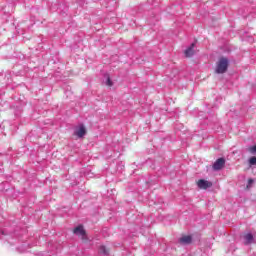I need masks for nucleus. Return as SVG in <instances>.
Wrapping results in <instances>:
<instances>
[{
    "mask_svg": "<svg viewBox=\"0 0 256 256\" xmlns=\"http://www.w3.org/2000/svg\"><path fill=\"white\" fill-rule=\"evenodd\" d=\"M227 69H229V59L225 57L220 58L216 64V73L218 75H221L223 73H226Z\"/></svg>",
    "mask_w": 256,
    "mask_h": 256,
    "instance_id": "obj_1",
    "label": "nucleus"
},
{
    "mask_svg": "<svg viewBox=\"0 0 256 256\" xmlns=\"http://www.w3.org/2000/svg\"><path fill=\"white\" fill-rule=\"evenodd\" d=\"M74 135L78 137L79 139L83 138L84 135H87V128H85V125L80 124L75 127Z\"/></svg>",
    "mask_w": 256,
    "mask_h": 256,
    "instance_id": "obj_2",
    "label": "nucleus"
},
{
    "mask_svg": "<svg viewBox=\"0 0 256 256\" xmlns=\"http://www.w3.org/2000/svg\"><path fill=\"white\" fill-rule=\"evenodd\" d=\"M197 185L199 189H209L210 187H213V183L205 179L198 180Z\"/></svg>",
    "mask_w": 256,
    "mask_h": 256,
    "instance_id": "obj_3",
    "label": "nucleus"
},
{
    "mask_svg": "<svg viewBox=\"0 0 256 256\" xmlns=\"http://www.w3.org/2000/svg\"><path fill=\"white\" fill-rule=\"evenodd\" d=\"M225 167V159L219 158L213 164L214 171H221V168Z\"/></svg>",
    "mask_w": 256,
    "mask_h": 256,
    "instance_id": "obj_4",
    "label": "nucleus"
},
{
    "mask_svg": "<svg viewBox=\"0 0 256 256\" xmlns=\"http://www.w3.org/2000/svg\"><path fill=\"white\" fill-rule=\"evenodd\" d=\"M185 57H193L195 55V43H192L185 51Z\"/></svg>",
    "mask_w": 256,
    "mask_h": 256,
    "instance_id": "obj_5",
    "label": "nucleus"
},
{
    "mask_svg": "<svg viewBox=\"0 0 256 256\" xmlns=\"http://www.w3.org/2000/svg\"><path fill=\"white\" fill-rule=\"evenodd\" d=\"M193 241V238L191 236H182L178 242L180 245H190V243Z\"/></svg>",
    "mask_w": 256,
    "mask_h": 256,
    "instance_id": "obj_6",
    "label": "nucleus"
},
{
    "mask_svg": "<svg viewBox=\"0 0 256 256\" xmlns=\"http://www.w3.org/2000/svg\"><path fill=\"white\" fill-rule=\"evenodd\" d=\"M244 243L245 245H251V243H255V238H253V234L247 233L244 235Z\"/></svg>",
    "mask_w": 256,
    "mask_h": 256,
    "instance_id": "obj_7",
    "label": "nucleus"
},
{
    "mask_svg": "<svg viewBox=\"0 0 256 256\" xmlns=\"http://www.w3.org/2000/svg\"><path fill=\"white\" fill-rule=\"evenodd\" d=\"M74 234L75 235H80L81 237H83L85 235V229H83V226H77L74 229Z\"/></svg>",
    "mask_w": 256,
    "mask_h": 256,
    "instance_id": "obj_8",
    "label": "nucleus"
},
{
    "mask_svg": "<svg viewBox=\"0 0 256 256\" xmlns=\"http://www.w3.org/2000/svg\"><path fill=\"white\" fill-rule=\"evenodd\" d=\"M98 253H100V255H109V250L105 247V246H100L98 249Z\"/></svg>",
    "mask_w": 256,
    "mask_h": 256,
    "instance_id": "obj_9",
    "label": "nucleus"
},
{
    "mask_svg": "<svg viewBox=\"0 0 256 256\" xmlns=\"http://www.w3.org/2000/svg\"><path fill=\"white\" fill-rule=\"evenodd\" d=\"M106 7H112L113 9H115L117 7V0H108Z\"/></svg>",
    "mask_w": 256,
    "mask_h": 256,
    "instance_id": "obj_10",
    "label": "nucleus"
},
{
    "mask_svg": "<svg viewBox=\"0 0 256 256\" xmlns=\"http://www.w3.org/2000/svg\"><path fill=\"white\" fill-rule=\"evenodd\" d=\"M250 153H252V155L256 154V145L252 146L249 148Z\"/></svg>",
    "mask_w": 256,
    "mask_h": 256,
    "instance_id": "obj_11",
    "label": "nucleus"
},
{
    "mask_svg": "<svg viewBox=\"0 0 256 256\" xmlns=\"http://www.w3.org/2000/svg\"><path fill=\"white\" fill-rule=\"evenodd\" d=\"M249 163H250V165H255L256 164V157L255 156L251 157L249 159Z\"/></svg>",
    "mask_w": 256,
    "mask_h": 256,
    "instance_id": "obj_12",
    "label": "nucleus"
},
{
    "mask_svg": "<svg viewBox=\"0 0 256 256\" xmlns=\"http://www.w3.org/2000/svg\"><path fill=\"white\" fill-rule=\"evenodd\" d=\"M106 85H108V87H113V82L111 81V78H107Z\"/></svg>",
    "mask_w": 256,
    "mask_h": 256,
    "instance_id": "obj_13",
    "label": "nucleus"
},
{
    "mask_svg": "<svg viewBox=\"0 0 256 256\" xmlns=\"http://www.w3.org/2000/svg\"><path fill=\"white\" fill-rule=\"evenodd\" d=\"M251 185H253V179L250 178L248 180L247 189H249V187H251Z\"/></svg>",
    "mask_w": 256,
    "mask_h": 256,
    "instance_id": "obj_14",
    "label": "nucleus"
},
{
    "mask_svg": "<svg viewBox=\"0 0 256 256\" xmlns=\"http://www.w3.org/2000/svg\"><path fill=\"white\" fill-rule=\"evenodd\" d=\"M9 243H10L11 245H15V242L9 241Z\"/></svg>",
    "mask_w": 256,
    "mask_h": 256,
    "instance_id": "obj_15",
    "label": "nucleus"
}]
</instances>
